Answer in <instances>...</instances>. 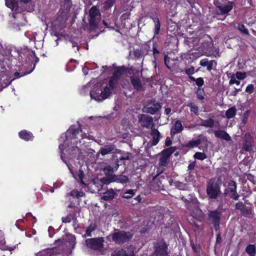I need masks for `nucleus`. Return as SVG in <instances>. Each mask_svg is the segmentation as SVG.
I'll return each mask as SVG.
<instances>
[{
  "label": "nucleus",
  "mask_w": 256,
  "mask_h": 256,
  "mask_svg": "<svg viewBox=\"0 0 256 256\" xmlns=\"http://www.w3.org/2000/svg\"><path fill=\"white\" fill-rule=\"evenodd\" d=\"M133 236V234L130 232L124 230H115V232L110 233L107 236V240L112 239L115 244H122L130 241Z\"/></svg>",
  "instance_id": "nucleus-1"
},
{
  "label": "nucleus",
  "mask_w": 256,
  "mask_h": 256,
  "mask_svg": "<svg viewBox=\"0 0 256 256\" xmlns=\"http://www.w3.org/2000/svg\"><path fill=\"white\" fill-rule=\"evenodd\" d=\"M206 192L210 199H217L221 194L220 184L211 178L207 184Z\"/></svg>",
  "instance_id": "nucleus-2"
},
{
  "label": "nucleus",
  "mask_w": 256,
  "mask_h": 256,
  "mask_svg": "<svg viewBox=\"0 0 256 256\" xmlns=\"http://www.w3.org/2000/svg\"><path fill=\"white\" fill-rule=\"evenodd\" d=\"M110 94V92L106 86L102 90L100 86H94L90 91L92 98L96 101H101L108 98Z\"/></svg>",
  "instance_id": "nucleus-3"
},
{
  "label": "nucleus",
  "mask_w": 256,
  "mask_h": 256,
  "mask_svg": "<svg viewBox=\"0 0 256 256\" xmlns=\"http://www.w3.org/2000/svg\"><path fill=\"white\" fill-rule=\"evenodd\" d=\"M86 134H83L82 130L80 128H69L66 134V140L64 143L66 144V142L72 139H78V140L76 142V144H78V143H80V140H82L86 137Z\"/></svg>",
  "instance_id": "nucleus-4"
},
{
  "label": "nucleus",
  "mask_w": 256,
  "mask_h": 256,
  "mask_svg": "<svg viewBox=\"0 0 256 256\" xmlns=\"http://www.w3.org/2000/svg\"><path fill=\"white\" fill-rule=\"evenodd\" d=\"M100 16V10L96 6H93L90 8L89 10V24L90 30H94L98 28Z\"/></svg>",
  "instance_id": "nucleus-5"
},
{
  "label": "nucleus",
  "mask_w": 256,
  "mask_h": 256,
  "mask_svg": "<svg viewBox=\"0 0 256 256\" xmlns=\"http://www.w3.org/2000/svg\"><path fill=\"white\" fill-rule=\"evenodd\" d=\"M104 242L103 237L87 238L85 240L86 247L92 250H100L104 248Z\"/></svg>",
  "instance_id": "nucleus-6"
},
{
  "label": "nucleus",
  "mask_w": 256,
  "mask_h": 256,
  "mask_svg": "<svg viewBox=\"0 0 256 256\" xmlns=\"http://www.w3.org/2000/svg\"><path fill=\"white\" fill-rule=\"evenodd\" d=\"M233 8V5L232 2H228V4H220L216 6L215 12L216 14L221 16H224L222 20H224L227 14L232 10Z\"/></svg>",
  "instance_id": "nucleus-7"
},
{
  "label": "nucleus",
  "mask_w": 256,
  "mask_h": 256,
  "mask_svg": "<svg viewBox=\"0 0 256 256\" xmlns=\"http://www.w3.org/2000/svg\"><path fill=\"white\" fill-rule=\"evenodd\" d=\"M221 213L218 210L210 211L208 214V218L212 220V224L216 231L220 229Z\"/></svg>",
  "instance_id": "nucleus-8"
},
{
  "label": "nucleus",
  "mask_w": 256,
  "mask_h": 256,
  "mask_svg": "<svg viewBox=\"0 0 256 256\" xmlns=\"http://www.w3.org/2000/svg\"><path fill=\"white\" fill-rule=\"evenodd\" d=\"M242 150L245 152H250L253 150V138L250 134L246 133L244 140Z\"/></svg>",
  "instance_id": "nucleus-9"
},
{
  "label": "nucleus",
  "mask_w": 256,
  "mask_h": 256,
  "mask_svg": "<svg viewBox=\"0 0 256 256\" xmlns=\"http://www.w3.org/2000/svg\"><path fill=\"white\" fill-rule=\"evenodd\" d=\"M228 189L230 192V197L235 200H238L240 194L237 192V185L236 182L230 180L228 182Z\"/></svg>",
  "instance_id": "nucleus-10"
},
{
  "label": "nucleus",
  "mask_w": 256,
  "mask_h": 256,
  "mask_svg": "<svg viewBox=\"0 0 256 256\" xmlns=\"http://www.w3.org/2000/svg\"><path fill=\"white\" fill-rule=\"evenodd\" d=\"M168 246L165 242L162 244L156 246L154 252L152 256H168Z\"/></svg>",
  "instance_id": "nucleus-11"
},
{
  "label": "nucleus",
  "mask_w": 256,
  "mask_h": 256,
  "mask_svg": "<svg viewBox=\"0 0 256 256\" xmlns=\"http://www.w3.org/2000/svg\"><path fill=\"white\" fill-rule=\"evenodd\" d=\"M129 180L128 176L124 175H116L112 174L106 180L105 184H110L111 182H116L122 184H126Z\"/></svg>",
  "instance_id": "nucleus-12"
},
{
  "label": "nucleus",
  "mask_w": 256,
  "mask_h": 256,
  "mask_svg": "<svg viewBox=\"0 0 256 256\" xmlns=\"http://www.w3.org/2000/svg\"><path fill=\"white\" fill-rule=\"evenodd\" d=\"M139 120L142 122V126L146 128H152L154 126L153 118L150 116L140 114L139 116Z\"/></svg>",
  "instance_id": "nucleus-13"
},
{
  "label": "nucleus",
  "mask_w": 256,
  "mask_h": 256,
  "mask_svg": "<svg viewBox=\"0 0 256 256\" xmlns=\"http://www.w3.org/2000/svg\"><path fill=\"white\" fill-rule=\"evenodd\" d=\"M111 256H134V248L132 246L122 248L114 253H112Z\"/></svg>",
  "instance_id": "nucleus-14"
},
{
  "label": "nucleus",
  "mask_w": 256,
  "mask_h": 256,
  "mask_svg": "<svg viewBox=\"0 0 256 256\" xmlns=\"http://www.w3.org/2000/svg\"><path fill=\"white\" fill-rule=\"evenodd\" d=\"M150 134L152 136V140L150 142L151 146H156L158 143L162 136L158 130L155 128H152Z\"/></svg>",
  "instance_id": "nucleus-15"
},
{
  "label": "nucleus",
  "mask_w": 256,
  "mask_h": 256,
  "mask_svg": "<svg viewBox=\"0 0 256 256\" xmlns=\"http://www.w3.org/2000/svg\"><path fill=\"white\" fill-rule=\"evenodd\" d=\"M184 130V126L180 120H176L170 129V134L172 136L180 133Z\"/></svg>",
  "instance_id": "nucleus-16"
},
{
  "label": "nucleus",
  "mask_w": 256,
  "mask_h": 256,
  "mask_svg": "<svg viewBox=\"0 0 256 256\" xmlns=\"http://www.w3.org/2000/svg\"><path fill=\"white\" fill-rule=\"evenodd\" d=\"M162 108V106L159 102H157L154 104V106H144L142 111L147 114H154L158 112Z\"/></svg>",
  "instance_id": "nucleus-17"
},
{
  "label": "nucleus",
  "mask_w": 256,
  "mask_h": 256,
  "mask_svg": "<svg viewBox=\"0 0 256 256\" xmlns=\"http://www.w3.org/2000/svg\"><path fill=\"white\" fill-rule=\"evenodd\" d=\"M214 136L218 138H221L227 142L232 140L230 134L225 130H218L214 131Z\"/></svg>",
  "instance_id": "nucleus-18"
},
{
  "label": "nucleus",
  "mask_w": 256,
  "mask_h": 256,
  "mask_svg": "<svg viewBox=\"0 0 256 256\" xmlns=\"http://www.w3.org/2000/svg\"><path fill=\"white\" fill-rule=\"evenodd\" d=\"M130 80L134 89L136 90L140 91L142 90V85L139 78L132 76L130 77Z\"/></svg>",
  "instance_id": "nucleus-19"
},
{
  "label": "nucleus",
  "mask_w": 256,
  "mask_h": 256,
  "mask_svg": "<svg viewBox=\"0 0 256 256\" xmlns=\"http://www.w3.org/2000/svg\"><path fill=\"white\" fill-rule=\"evenodd\" d=\"M19 136L26 141L32 140L34 136L32 132L26 130H22L18 133Z\"/></svg>",
  "instance_id": "nucleus-20"
},
{
  "label": "nucleus",
  "mask_w": 256,
  "mask_h": 256,
  "mask_svg": "<svg viewBox=\"0 0 256 256\" xmlns=\"http://www.w3.org/2000/svg\"><path fill=\"white\" fill-rule=\"evenodd\" d=\"M150 17L153 20L154 22V34L155 35L158 34L160 28V20L158 16L156 15L154 16H150Z\"/></svg>",
  "instance_id": "nucleus-21"
},
{
  "label": "nucleus",
  "mask_w": 256,
  "mask_h": 256,
  "mask_svg": "<svg viewBox=\"0 0 256 256\" xmlns=\"http://www.w3.org/2000/svg\"><path fill=\"white\" fill-rule=\"evenodd\" d=\"M116 192L112 189L108 190L104 193L102 196V199L106 201L112 200L114 198Z\"/></svg>",
  "instance_id": "nucleus-22"
},
{
  "label": "nucleus",
  "mask_w": 256,
  "mask_h": 256,
  "mask_svg": "<svg viewBox=\"0 0 256 256\" xmlns=\"http://www.w3.org/2000/svg\"><path fill=\"white\" fill-rule=\"evenodd\" d=\"M5 4L12 10L16 11L18 9V4L16 0H5Z\"/></svg>",
  "instance_id": "nucleus-23"
},
{
  "label": "nucleus",
  "mask_w": 256,
  "mask_h": 256,
  "mask_svg": "<svg viewBox=\"0 0 256 256\" xmlns=\"http://www.w3.org/2000/svg\"><path fill=\"white\" fill-rule=\"evenodd\" d=\"M176 150V146H170L162 152V156L168 158Z\"/></svg>",
  "instance_id": "nucleus-24"
},
{
  "label": "nucleus",
  "mask_w": 256,
  "mask_h": 256,
  "mask_svg": "<svg viewBox=\"0 0 256 256\" xmlns=\"http://www.w3.org/2000/svg\"><path fill=\"white\" fill-rule=\"evenodd\" d=\"M118 80L114 78V76H111L108 81V86L109 90L110 92V94L112 93V91L116 88V86L118 83Z\"/></svg>",
  "instance_id": "nucleus-25"
},
{
  "label": "nucleus",
  "mask_w": 256,
  "mask_h": 256,
  "mask_svg": "<svg viewBox=\"0 0 256 256\" xmlns=\"http://www.w3.org/2000/svg\"><path fill=\"white\" fill-rule=\"evenodd\" d=\"M200 120L201 122L200 124V126L206 128H212L214 126V121L212 118H210L206 120L200 119Z\"/></svg>",
  "instance_id": "nucleus-26"
},
{
  "label": "nucleus",
  "mask_w": 256,
  "mask_h": 256,
  "mask_svg": "<svg viewBox=\"0 0 256 256\" xmlns=\"http://www.w3.org/2000/svg\"><path fill=\"white\" fill-rule=\"evenodd\" d=\"M123 74H124V66H116L115 70L112 73V76H114L118 80L120 78V76Z\"/></svg>",
  "instance_id": "nucleus-27"
},
{
  "label": "nucleus",
  "mask_w": 256,
  "mask_h": 256,
  "mask_svg": "<svg viewBox=\"0 0 256 256\" xmlns=\"http://www.w3.org/2000/svg\"><path fill=\"white\" fill-rule=\"evenodd\" d=\"M97 228V226L95 223L91 222L90 224L88 226L86 230L85 234L83 236L84 237L87 236H92V232H94Z\"/></svg>",
  "instance_id": "nucleus-28"
},
{
  "label": "nucleus",
  "mask_w": 256,
  "mask_h": 256,
  "mask_svg": "<svg viewBox=\"0 0 256 256\" xmlns=\"http://www.w3.org/2000/svg\"><path fill=\"white\" fill-rule=\"evenodd\" d=\"M194 194H190L188 198H186L184 196H180V199L184 203L185 207L188 210H192V206H191V200L192 199V196H194Z\"/></svg>",
  "instance_id": "nucleus-29"
},
{
  "label": "nucleus",
  "mask_w": 256,
  "mask_h": 256,
  "mask_svg": "<svg viewBox=\"0 0 256 256\" xmlns=\"http://www.w3.org/2000/svg\"><path fill=\"white\" fill-rule=\"evenodd\" d=\"M245 251L250 256H255L256 246L254 244H249L246 246Z\"/></svg>",
  "instance_id": "nucleus-30"
},
{
  "label": "nucleus",
  "mask_w": 256,
  "mask_h": 256,
  "mask_svg": "<svg viewBox=\"0 0 256 256\" xmlns=\"http://www.w3.org/2000/svg\"><path fill=\"white\" fill-rule=\"evenodd\" d=\"M236 114V109L235 106H232L226 110L225 116L228 119H230L234 118Z\"/></svg>",
  "instance_id": "nucleus-31"
},
{
  "label": "nucleus",
  "mask_w": 256,
  "mask_h": 256,
  "mask_svg": "<svg viewBox=\"0 0 256 256\" xmlns=\"http://www.w3.org/2000/svg\"><path fill=\"white\" fill-rule=\"evenodd\" d=\"M202 142L200 138L196 140L192 139L189 141L186 144V147L190 148L198 147Z\"/></svg>",
  "instance_id": "nucleus-32"
},
{
  "label": "nucleus",
  "mask_w": 256,
  "mask_h": 256,
  "mask_svg": "<svg viewBox=\"0 0 256 256\" xmlns=\"http://www.w3.org/2000/svg\"><path fill=\"white\" fill-rule=\"evenodd\" d=\"M114 148V146L112 144L106 146L100 149V154L102 156H105L111 153L113 151Z\"/></svg>",
  "instance_id": "nucleus-33"
},
{
  "label": "nucleus",
  "mask_w": 256,
  "mask_h": 256,
  "mask_svg": "<svg viewBox=\"0 0 256 256\" xmlns=\"http://www.w3.org/2000/svg\"><path fill=\"white\" fill-rule=\"evenodd\" d=\"M16 248V246H6V241L4 239L0 238V249L2 250L12 251Z\"/></svg>",
  "instance_id": "nucleus-34"
},
{
  "label": "nucleus",
  "mask_w": 256,
  "mask_h": 256,
  "mask_svg": "<svg viewBox=\"0 0 256 256\" xmlns=\"http://www.w3.org/2000/svg\"><path fill=\"white\" fill-rule=\"evenodd\" d=\"M84 193L82 191H78L77 190H73L69 193L67 194V196H70L73 198H79L84 196Z\"/></svg>",
  "instance_id": "nucleus-35"
},
{
  "label": "nucleus",
  "mask_w": 256,
  "mask_h": 256,
  "mask_svg": "<svg viewBox=\"0 0 256 256\" xmlns=\"http://www.w3.org/2000/svg\"><path fill=\"white\" fill-rule=\"evenodd\" d=\"M195 90V94L196 95L197 98L200 100H204V88H196Z\"/></svg>",
  "instance_id": "nucleus-36"
},
{
  "label": "nucleus",
  "mask_w": 256,
  "mask_h": 256,
  "mask_svg": "<svg viewBox=\"0 0 256 256\" xmlns=\"http://www.w3.org/2000/svg\"><path fill=\"white\" fill-rule=\"evenodd\" d=\"M187 106L190 108V110L192 112L194 113L196 115L198 114V107L197 105L195 104L193 102H188Z\"/></svg>",
  "instance_id": "nucleus-37"
},
{
  "label": "nucleus",
  "mask_w": 256,
  "mask_h": 256,
  "mask_svg": "<svg viewBox=\"0 0 256 256\" xmlns=\"http://www.w3.org/2000/svg\"><path fill=\"white\" fill-rule=\"evenodd\" d=\"M136 191L135 190H128L124 193L122 197L126 199H130L135 195Z\"/></svg>",
  "instance_id": "nucleus-38"
},
{
  "label": "nucleus",
  "mask_w": 256,
  "mask_h": 256,
  "mask_svg": "<svg viewBox=\"0 0 256 256\" xmlns=\"http://www.w3.org/2000/svg\"><path fill=\"white\" fill-rule=\"evenodd\" d=\"M252 208L251 206H245L241 212V214L244 216H248L252 214Z\"/></svg>",
  "instance_id": "nucleus-39"
},
{
  "label": "nucleus",
  "mask_w": 256,
  "mask_h": 256,
  "mask_svg": "<svg viewBox=\"0 0 256 256\" xmlns=\"http://www.w3.org/2000/svg\"><path fill=\"white\" fill-rule=\"evenodd\" d=\"M116 0H107L104 3L103 8L107 10L110 8L114 4Z\"/></svg>",
  "instance_id": "nucleus-40"
},
{
  "label": "nucleus",
  "mask_w": 256,
  "mask_h": 256,
  "mask_svg": "<svg viewBox=\"0 0 256 256\" xmlns=\"http://www.w3.org/2000/svg\"><path fill=\"white\" fill-rule=\"evenodd\" d=\"M190 80L194 82H196V85L199 88L202 86L204 84V78L201 77L198 78H196L194 77L191 78Z\"/></svg>",
  "instance_id": "nucleus-41"
},
{
  "label": "nucleus",
  "mask_w": 256,
  "mask_h": 256,
  "mask_svg": "<svg viewBox=\"0 0 256 256\" xmlns=\"http://www.w3.org/2000/svg\"><path fill=\"white\" fill-rule=\"evenodd\" d=\"M217 66V62L215 60H211L208 61L206 66V69L208 72H210L212 70H215Z\"/></svg>",
  "instance_id": "nucleus-42"
},
{
  "label": "nucleus",
  "mask_w": 256,
  "mask_h": 256,
  "mask_svg": "<svg viewBox=\"0 0 256 256\" xmlns=\"http://www.w3.org/2000/svg\"><path fill=\"white\" fill-rule=\"evenodd\" d=\"M184 72L188 75L189 79L190 80L192 78H194L192 75L195 73L194 68L193 66H190V68H186Z\"/></svg>",
  "instance_id": "nucleus-43"
},
{
  "label": "nucleus",
  "mask_w": 256,
  "mask_h": 256,
  "mask_svg": "<svg viewBox=\"0 0 256 256\" xmlns=\"http://www.w3.org/2000/svg\"><path fill=\"white\" fill-rule=\"evenodd\" d=\"M238 30L243 34L246 35H249L248 30L246 28L245 26L242 23H239L238 25Z\"/></svg>",
  "instance_id": "nucleus-44"
},
{
  "label": "nucleus",
  "mask_w": 256,
  "mask_h": 256,
  "mask_svg": "<svg viewBox=\"0 0 256 256\" xmlns=\"http://www.w3.org/2000/svg\"><path fill=\"white\" fill-rule=\"evenodd\" d=\"M194 156L195 158L201 160H204L207 158L206 154L202 152H196Z\"/></svg>",
  "instance_id": "nucleus-45"
},
{
  "label": "nucleus",
  "mask_w": 256,
  "mask_h": 256,
  "mask_svg": "<svg viewBox=\"0 0 256 256\" xmlns=\"http://www.w3.org/2000/svg\"><path fill=\"white\" fill-rule=\"evenodd\" d=\"M41 256H52L54 254L53 249L44 250L41 252Z\"/></svg>",
  "instance_id": "nucleus-46"
},
{
  "label": "nucleus",
  "mask_w": 256,
  "mask_h": 256,
  "mask_svg": "<svg viewBox=\"0 0 256 256\" xmlns=\"http://www.w3.org/2000/svg\"><path fill=\"white\" fill-rule=\"evenodd\" d=\"M249 113L250 110H248L244 112L243 116H242V123L244 126L248 123Z\"/></svg>",
  "instance_id": "nucleus-47"
},
{
  "label": "nucleus",
  "mask_w": 256,
  "mask_h": 256,
  "mask_svg": "<svg viewBox=\"0 0 256 256\" xmlns=\"http://www.w3.org/2000/svg\"><path fill=\"white\" fill-rule=\"evenodd\" d=\"M74 216L72 214H68L65 217L62 218V220L63 223H69L71 222L72 220L74 218Z\"/></svg>",
  "instance_id": "nucleus-48"
},
{
  "label": "nucleus",
  "mask_w": 256,
  "mask_h": 256,
  "mask_svg": "<svg viewBox=\"0 0 256 256\" xmlns=\"http://www.w3.org/2000/svg\"><path fill=\"white\" fill-rule=\"evenodd\" d=\"M198 204L199 202L197 198L194 196H192V199L191 200V206H192V209L198 207Z\"/></svg>",
  "instance_id": "nucleus-49"
},
{
  "label": "nucleus",
  "mask_w": 256,
  "mask_h": 256,
  "mask_svg": "<svg viewBox=\"0 0 256 256\" xmlns=\"http://www.w3.org/2000/svg\"><path fill=\"white\" fill-rule=\"evenodd\" d=\"M168 158H166L164 156H161L160 160H159V164L161 166H166L168 164Z\"/></svg>",
  "instance_id": "nucleus-50"
},
{
  "label": "nucleus",
  "mask_w": 256,
  "mask_h": 256,
  "mask_svg": "<svg viewBox=\"0 0 256 256\" xmlns=\"http://www.w3.org/2000/svg\"><path fill=\"white\" fill-rule=\"evenodd\" d=\"M134 69L132 66L130 68H126L124 66V74H132L134 73Z\"/></svg>",
  "instance_id": "nucleus-51"
},
{
  "label": "nucleus",
  "mask_w": 256,
  "mask_h": 256,
  "mask_svg": "<svg viewBox=\"0 0 256 256\" xmlns=\"http://www.w3.org/2000/svg\"><path fill=\"white\" fill-rule=\"evenodd\" d=\"M34 68H33L32 70H28V71H26V72H25L24 73H22V74H20V72H14V76H15L16 78H20V77H22V76H25V75H26V74H30V72H32Z\"/></svg>",
  "instance_id": "nucleus-52"
},
{
  "label": "nucleus",
  "mask_w": 256,
  "mask_h": 256,
  "mask_svg": "<svg viewBox=\"0 0 256 256\" xmlns=\"http://www.w3.org/2000/svg\"><path fill=\"white\" fill-rule=\"evenodd\" d=\"M236 77L239 80H242L246 77V74L240 72H237L235 74Z\"/></svg>",
  "instance_id": "nucleus-53"
},
{
  "label": "nucleus",
  "mask_w": 256,
  "mask_h": 256,
  "mask_svg": "<svg viewBox=\"0 0 256 256\" xmlns=\"http://www.w3.org/2000/svg\"><path fill=\"white\" fill-rule=\"evenodd\" d=\"M245 206L246 205L242 202H239L236 204V209L241 212Z\"/></svg>",
  "instance_id": "nucleus-54"
},
{
  "label": "nucleus",
  "mask_w": 256,
  "mask_h": 256,
  "mask_svg": "<svg viewBox=\"0 0 256 256\" xmlns=\"http://www.w3.org/2000/svg\"><path fill=\"white\" fill-rule=\"evenodd\" d=\"M72 148V150L76 151L77 153V155L74 154H74L72 156L74 158H78L80 157V154H81L80 149L77 146H73Z\"/></svg>",
  "instance_id": "nucleus-55"
},
{
  "label": "nucleus",
  "mask_w": 256,
  "mask_h": 256,
  "mask_svg": "<svg viewBox=\"0 0 256 256\" xmlns=\"http://www.w3.org/2000/svg\"><path fill=\"white\" fill-rule=\"evenodd\" d=\"M104 170L106 174H110L114 172V168L108 166L104 168Z\"/></svg>",
  "instance_id": "nucleus-56"
},
{
  "label": "nucleus",
  "mask_w": 256,
  "mask_h": 256,
  "mask_svg": "<svg viewBox=\"0 0 256 256\" xmlns=\"http://www.w3.org/2000/svg\"><path fill=\"white\" fill-rule=\"evenodd\" d=\"M254 91V85L252 84H248L246 88V92L247 93H248L250 94H252Z\"/></svg>",
  "instance_id": "nucleus-57"
},
{
  "label": "nucleus",
  "mask_w": 256,
  "mask_h": 256,
  "mask_svg": "<svg viewBox=\"0 0 256 256\" xmlns=\"http://www.w3.org/2000/svg\"><path fill=\"white\" fill-rule=\"evenodd\" d=\"M134 200L135 201H136V202H134V201L132 200L130 203L132 204V205H136L138 204L139 203H140L142 202V196H140V195H138V196H136L134 198Z\"/></svg>",
  "instance_id": "nucleus-58"
},
{
  "label": "nucleus",
  "mask_w": 256,
  "mask_h": 256,
  "mask_svg": "<svg viewBox=\"0 0 256 256\" xmlns=\"http://www.w3.org/2000/svg\"><path fill=\"white\" fill-rule=\"evenodd\" d=\"M229 84L230 85L236 84V85H239L240 84V82L239 80H237L236 79V77L234 76H232L229 82Z\"/></svg>",
  "instance_id": "nucleus-59"
},
{
  "label": "nucleus",
  "mask_w": 256,
  "mask_h": 256,
  "mask_svg": "<svg viewBox=\"0 0 256 256\" xmlns=\"http://www.w3.org/2000/svg\"><path fill=\"white\" fill-rule=\"evenodd\" d=\"M164 60V64H165L166 67L168 70H171V66L170 64V58L168 57V56L165 55Z\"/></svg>",
  "instance_id": "nucleus-60"
},
{
  "label": "nucleus",
  "mask_w": 256,
  "mask_h": 256,
  "mask_svg": "<svg viewBox=\"0 0 256 256\" xmlns=\"http://www.w3.org/2000/svg\"><path fill=\"white\" fill-rule=\"evenodd\" d=\"M242 86H243V85H242L241 88H234V90L230 92V95L231 96H236L238 94V92L242 90Z\"/></svg>",
  "instance_id": "nucleus-61"
},
{
  "label": "nucleus",
  "mask_w": 256,
  "mask_h": 256,
  "mask_svg": "<svg viewBox=\"0 0 256 256\" xmlns=\"http://www.w3.org/2000/svg\"><path fill=\"white\" fill-rule=\"evenodd\" d=\"M78 176L81 181V183L84 184L83 182V178L84 177V174L82 170H78Z\"/></svg>",
  "instance_id": "nucleus-62"
},
{
  "label": "nucleus",
  "mask_w": 256,
  "mask_h": 256,
  "mask_svg": "<svg viewBox=\"0 0 256 256\" xmlns=\"http://www.w3.org/2000/svg\"><path fill=\"white\" fill-rule=\"evenodd\" d=\"M208 58H204L200 60V64L202 66H206L208 65Z\"/></svg>",
  "instance_id": "nucleus-63"
},
{
  "label": "nucleus",
  "mask_w": 256,
  "mask_h": 256,
  "mask_svg": "<svg viewBox=\"0 0 256 256\" xmlns=\"http://www.w3.org/2000/svg\"><path fill=\"white\" fill-rule=\"evenodd\" d=\"M166 146H170L172 144V141L169 137H167L164 142Z\"/></svg>",
  "instance_id": "nucleus-64"
}]
</instances>
